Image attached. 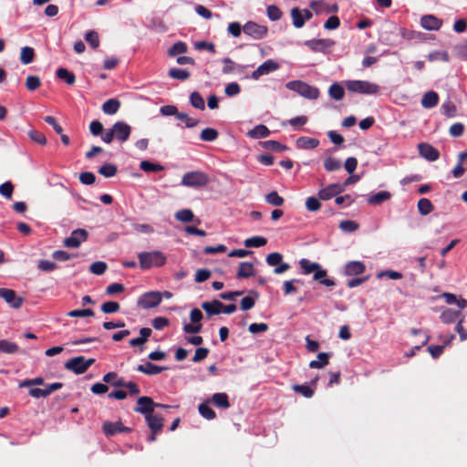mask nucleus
Wrapping results in <instances>:
<instances>
[{
    "label": "nucleus",
    "mask_w": 467,
    "mask_h": 467,
    "mask_svg": "<svg viewBox=\"0 0 467 467\" xmlns=\"http://www.w3.org/2000/svg\"><path fill=\"white\" fill-rule=\"evenodd\" d=\"M140 266L143 270L160 267L166 264V256L161 251L141 252L138 254Z\"/></svg>",
    "instance_id": "obj_1"
},
{
    "label": "nucleus",
    "mask_w": 467,
    "mask_h": 467,
    "mask_svg": "<svg viewBox=\"0 0 467 467\" xmlns=\"http://www.w3.org/2000/svg\"><path fill=\"white\" fill-rule=\"evenodd\" d=\"M285 88L307 99H317L320 94L317 88L301 80L289 81L285 84Z\"/></svg>",
    "instance_id": "obj_2"
},
{
    "label": "nucleus",
    "mask_w": 467,
    "mask_h": 467,
    "mask_svg": "<svg viewBox=\"0 0 467 467\" xmlns=\"http://www.w3.org/2000/svg\"><path fill=\"white\" fill-rule=\"evenodd\" d=\"M346 88L350 92L364 95H376L380 89L378 84L367 80H348Z\"/></svg>",
    "instance_id": "obj_3"
},
{
    "label": "nucleus",
    "mask_w": 467,
    "mask_h": 467,
    "mask_svg": "<svg viewBox=\"0 0 467 467\" xmlns=\"http://www.w3.org/2000/svg\"><path fill=\"white\" fill-rule=\"evenodd\" d=\"M210 182L208 174L203 171H194L184 173L182 178V185L191 188L206 186Z\"/></svg>",
    "instance_id": "obj_4"
},
{
    "label": "nucleus",
    "mask_w": 467,
    "mask_h": 467,
    "mask_svg": "<svg viewBox=\"0 0 467 467\" xmlns=\"http://www.w3.org/2000/svg\"><path fill=\"white\" fill-rule=\"evenodd\" d=\"M94 362H95L94 358L87 359L83 356H78V357H75V358L68 359L65 363V368L67 370L74 372L75 374H83L88 369V368L91 365L94 364Z\"/></svg>",
    "instance_id": "obj_5"
},
{
    "label": "nucleus",
    "mask_w": 467,
    "mask_h": 467,
    "mask_svg": "<svg viewBox=\"0 0 467 467\" xmlns=\"http://www.w3.org/2000/svg\"><path fill=\"white\" fill-rule=\"evenodd\" d=\"M116 378V372H109L103 376V381L116 388H126L129 389L130 395H138L140 392L139 386L135 382L125 381L123 379H118L117 381H112V379Z\"/></svg>",
    "instance_id": "obj_6"
},
{
    "label": "nucleus",
    "mask_w": 467,
    "mask_h": 467,
    "mask_svg": "<svg viewBox=\"0 0 467 467\" xmlns=\"http://www.w3.org/2000/svg\"><path fill=\"white\" fill-rule=\"evenodd\" d=\"M161 293L158 291H150L141 295L138 299V306L143 309L156 307L161 302Z\"/></svg>",
    "instance_id": "obj_7"
},
{
    "label": "nucleus",
    "mask_w": 467,
    "mask_h": 467,
    "mask_svg": "<svg viewBox=\"0 0 467 467\" xmlns=\"http://www.w3.org/2000/svg\"><path fill=\"white\" fill-rule=\"evenodd\" d=\"M243 31L245 35L258 40L266 36L268 29L265 26L249 21L244 25Z\"/></svg>",
    "instance_id": "obj_8"
},
{
    "label": "nucleus",
    "mask_w": 467,
    "mask_h": 467,
    "mask_svg": "<svg viewBox=\"0 0 467 467\" xmlns=\"http://www.w3.org/2000/svg\"><path fill=\"white\" fill-rule=\"evenodd\" d=\"M88 233L85 229L74 230L70 236L64 239V245L68 248H78L83 242L87 241Z\"/></svg>",
    "instance_id": "obj_9"
},
{
    "label": "nucleus",
    "mask_w": 467,
    "mask_h": 467,
    "mask_svg": "<svg viewBox=\"0 0 467 467\" xmlns=\"http://www.w3.org/2000/svg\"><path fill=\"white\" fill-rule=\"evenodd\" d=\"M344 192L341 183H331L318 191L317 196L322 201H328Z\"/></svg>",
    "instance_id": "obj_10"
},
{
    "label": "nucleus",
    "mask_w": 467,
    "mask_h": 467,
    "mask_svg": "<svg viewBox=\"0 0 467 467\" xmlns=\"http://www.w3.org/2000/svg\"><path fill=\"white\" fill-rule=\"evenodd\" d=\"M154 409L155 402L150 397L142 396L137 400V406L133 409V410L147 417L149 414L154 411Z\"/></svg>",
    "instance_id": "obj_11"
},
{
    "label": "nucleus",
    "mask_w": 467,
    "mask_h": 467,
    "mask_svg": "<svg viewBox=\"0 0 467 467\" xmlns=\"http://www.w3.org/2000/svg\"><path fill=\"white\" fill-rule=\"evenodd\" d=\"M112 130L115 139L120 142L127 141L131 133V127L124 121H117L114 123Z\"/></svg>",
    "instance_id": "obj_12"
},
{
    "label": "nucleus",
    "mask_w": 467,
    "mask_h": 467,
    "mask_svg": "<svg viewBox=\"0 0 467 467\" xmlns=\"http://www.w3.org/2000/svg\"><path fill=\"white\" fill-rule=\"evenodd\" d=\"M279 64L273 59H267L260 65L251 75L253 79H259L262 76L267 75L279 68Z\"/></svg>",
    "instance_id": "obj_13"
},
{
    "label": "nucleus",
    "mask_w": 467,
    "mask_h": 467,
    "mask_svg": "<svg viewBox=\"0 0 467 467\" xmlns=\"http://www.w3.org/2000/svg\"><path fill=\"white\" fill-rule=\"evenodd\" d=\"M0 297L16 309L19 308L23 304V298L17 296L13 289L0 288Z\"/></svg>",
    "instance_id": "obj_14"
},
{
    "label": "nucleus",
    "mask_w": 467,
    "mask_h": 467,
    "mask_svg": "<svg viewBox=\"0 0 467 467\" xmlns=\"http://www.w3.org/2000/svg\"><path fill=\"white\" fill-rule=\"evenodd\" d=\"M334 45L335 42L331 39H312L306 42V46L312 51L321 53H326Z\"/></svg>",
    "instance_id": "obj_15"
},
{
    "label": "nucleus",
    "mask_w": 467,
    "mask_h": 467,
    "mask_svg": "<svg viewBox=\"0 0 467 467\" xmlns=\"http://www.w3.org/2000/svg\"><path fill=\"white\" fill-rule=\"evenodd\" d=\"M102 431L106 436H113L119 432H130V429L125 427L121 421H106L103 423Z\"/></svg>",
    "instance_id": "obj_16"
},
{
    "label": "nucleus",
    "mask_w": 467,
    "mask_h": 467,
    "mask_svg": "<svg viewBox=\"0 0 467 467\" xmlns=\"http://www.w3.org/2000/svg\"><path fill=\"white\" fill-rule=\"evenodd\" d=\"M418 149L420 155L429 161H437L440 157L439 150L428 143H420Z\"/></svg>",
    "instance_id": "obj_17"
},
{
    "label": "nucleus",
    "mask_w": 467,
    "mask_h": 467,
    "mask_svg": "<svg viewBox=\"0 0 467 467\" xmlns=\"http://www.w3.org/2000/svg\"><path fill=\"white\" fill-rule=\"evenodd\" d=\"M420 25L426 30H439L442 21L433 15H425L420 18Z\"/></svg>",
    "instance_id": "obj_18"
},
{
    "label": "nucleus",
    "mask_w": 467,
    "mask_h": 467,
    "mask_svg": "<svg viewBox=\"0 0 467 467\" xmlns=\"http://www.w3.org/2000/svg\"><path fill=\"white\" fill-rule=\"evenodd\" d=\"M366 266L363 262L350 261L346 264L344 275L347 276L358 275L365 272Z\"/></svg>",
    "instance_id": "obj_19"
},
{
    "label": "nucleus",
    "mask_w": 467,
    "mask_h": 467,
    "mask_svg": "<svg viewBox=\"0 0 467 467\" xmlns=\"http://www.w3.org/2000/svg\"><path fill=\"white\" fill-rule=\"evenodd\" d=\"M145 420L151 432H160L162 430L164 422L162 417L155 415L152 412L145 417Z\"/></svg>",
    "instance_id": "obj_20"
},
{
    "label": "nucleus",
    "mask_w": 467,
    "mask_h": 467,
    "mask_svg": "<svg viewBox=\"0 0 467 467\" xmlns=\"http://www.w3.org/2000/svg\"><path fill=\"white\" fill-rule=\"evenodd\" d=\"M201 306L209 316H213L222 313L223 304L221 301L214 299L212 302L202 303Z\"/></svg>",
    "instance_id": "obj_21"
},
{
    "label": "nucleus",
    "mask_w": 467,
    "mask_h": 467,
    "mask_svg": "<svg viewBox=\"0 0 467 467\" xmlns=\"http://www.w3.org/2000/svg\"><path fill=\"white\" fill-rule=\"evenodd\" d=\"M212 402L214 406L221 409H228L231 404L229 402L228 395L224 392L214 393L208 402Z\"/></svg>",
    "instance_id": "obj_22"
},
{
    "label": "nucleus",
    "mask_w": 467,
    "mask_h": 467,
    "mask_svg": "<svg viewBox=\"0 0 467 467\" xmlns=\"http://www.w3.org/2000/svg\"><path fill=\"white\" fill-rule=\"evenodd\" d=\"M165 367L157 366L150 361L140 364L137 367V370L146 375H156L165 370Z\"/></svg>",
    "instance_id": "obj_23"
},
{
    "label": "nucleus",
    "mask_w": 467,
    "mask_h": 467,
    "mask_svg": "<svg viewBox=\"0 0 467 467\" xmlns=\"http://www.w3.org/2000/svg\"><path fill=\"white\" fill-rule=\"evenodd\" d=\"M313 279L327 287H331L336 285L333 279L327 277V270L323 269L321 265L320 268L314 274Z\"/></svg>",
    "instance_id": "obj_24"
},
{
    "label": "nucleus",
    "mask_w": 467,
    "mask_h": 467,
    "mask_svg": "<svg viewBox=\"0 0 467 467\" xmlns=\"http://www.w3.org/2000/svg\"><path fill=\"white\" fill-rule=\"evenodd\" d=\"M254 275V267L252 263L241 262L239 264V269L236 274L237 278H249Z\"/></svg>",
    "instance_id": "obj_25"
},
{
    "label": "nucleus",
    "mask_w": 467,
    "mask_h": 467,
    "mask_svg": "<svg viewBox=\"0 0 467 467\" xmlns=\"http://www.w3.org/2000/svg\"><path fill=\"white\" fill-rule=\"evenodd\" d=\"M448 305L456 304L458 307L462 310L467 307V300L460 297L459 299L454 294L445 292L441 296Z\"/></svg>",
    "instance_id": "obj_26"
},
{
    "label": "nucleus",
    "mask_w": 467,
    "mask_h": 467,
    "mask_svg": "<svg viewBox=\"0 0 467 467\" xmlns=\"http://www.w3.org/2000/svg\"><path fill=\"white\" fill-rule=\"evenodd\" d=\"M439 102V95L435 91L426 92L421 99V105L425 109H431L435 107Z\"/></svg>",
    "instance_id": "obj_27"
},
{
    "label": "nucleus",
    "mask_w": 467,
    "mask_h": 467,
    "mask_svg": "<svg viewBox=\"0 0 467 467\" xmlns=\"http://www.w3.org/2000/svg\"><path fill=\"white\" fill-rule=\"evenodd\" d=\"M391 197V194L389 192L387 191H381L377 193L371 194L368 197V203L372 205H379L382 202L389 200Z\"/></svg>",
    "instance_id": "obj_28"
},
{
    "label": "nucleus",
    "mask_w": 467,
    "mask_h": 467,
    "mask_svg": "<svg viewBox=\"0 0 467 467\" xmlns=\"http://www.w3.org/2000/svg\"><path fill=\"white\" fill-rule=\"evenodd\" d=\"M247 135L252 139H262L268 137L270 135V130L265 125L259 124L249 130Z\"/></svg>",
    "instance_id": "obj_29"
},
{
    "label": "nucleus",
    "mask_w": 467,
    "mask_h": 467,
    "mask_svg": "<svg viewBox=\"0 0 467 467\" xmlns=\"http://www.w3.org/2000/svg\"><path fill=\"white\" fill-rule=\"evenodd\" d=\"M120 108V101L117 99H109L102 105V110L105 114L113 115Z\"/></svg>",
    "instance_id": "obj_30"
},
{
    "label": "nucleus",
    "mask_w": 467,
    "mask_h": 467,
    "mask_svg": "<svg viewBox=\"0 0 467 467\" xmlns=\"http://www.w3.org/2000/svg\"><path fill=\"white\" fill-rule=\"evenodd\" d=\"M319 145V140L315 138L299 137L296 140V146L299 149H315Z\"/></svg>",
    "instance_id": "obj_31"
},
{
    "label": "nucleus",
    "mask_w": 467,
    "mask_h": 467,
    "mask_svg": "<svg viewBox=\"0 0 467 467\" xmlns=\"http://www.w3.org/2000/svg\"><path fill=\"white\" fill-rule=\"evenodd\" d=\"M461 309L460 310H452V309H445L442 311V313L440 316L441 320L445 324H450L455 322L460 315H461Z\"/></svg>",
    "instance_id": "obj_32"
},
{
    "label": "nucleus",
    "mask_w": 467,
    "mask_h": 467,
    "mask_svg": "<svg viewBox=\"0 0 467 467\" xmlns=\"http://www.w3.org/2000/svg\"><path fill=\"white\" fill-rule=\"evenodd\" d=\"M299 265L305 275H309L311 273L315 274L317 270L320 268V265L318 263L310 262L306 258H303L299 261Z\"/></svg>",
    "instance_id": "obj_33"
},
{
    "label": "nucleus",
    "mask_w": 467,
    "mask_h": 467,
    "mask_svg": "<svg viewBox=\"0 0 467 467\" xmlns=\"http://www.w3.org/2000/svg\"><path fill=\"white\" fill-rule=\"evenodd\" d=\"M291 17L293 20V26L296 28H301L304 26L306 23V18H304L301 9H299L298 7H294L291 10Z\"/></svg>",
    "instance_id": "obj_34"
},
{
    "label": "nucleus",
    "mask_w": 467,
    "mask_h": 467,
    "mask_svg": "<svg viewBox=\"0 0 467 467\" xmlns=\"http://www.w3.org/2000/svg\"><path fill=\"white\" fill-rule=\"evenodd\" d=\"M331 354L321 352L317 355L318 360H312L309 363V367L311 368H322L323 367L327 366L329 363V358Z\"/></svg>",
    "instance_id": "obj_35"
},
{
    "label": "nucleus",
    "mask_w": 467,
    "mask_h": 467,
    "mask_svg": "<svg viewBox=\"0 0 467 467\" xmlns=\"http://www.w3.org/2000/svg\"><path fill=\"white\" fill-rule=\"evenodd\" d=\"M452 339H454V335H451V336L449 337L448 340H446V341L444 342V344H443V345H441V346H438V345H432V346H430V347L428 348V351H429V353L431 355V357H432L433 358H438L442 354L443 349H444V347H445V346H448V345L451 343V341Z\"/></svg>",
    "instance_id": "obj_36"
},
{
    "label": "nucleus",
    "mask_w": 467,
    "mask_h": 467,
    "mask_svg": "<svg viewBox=\"0 0 467 467\" xmlns=\"http://www.w3.org/2000/svg\"><path fill=\"white\" fill-rule=\"evenodd\" d=\"M418 210L421 215H428L434 210V206L429 199L421 198L418 202Z\"/></svg>",
    "instance_id": "obj_37"
},
{
    "label": "nucleus",
    "mask_w": 467,
    "mask_h": 467,
    "mask_svg": "<svg viewBox=\"0 0 467 467\" xmlns=\"http://www.w3.org/2000/svg\"><path fill=\"white\" fill-rule=\"evenodd\" d=\"M57 77L64 80L68 85H74L76 82V77L74 73L64 67H60L57 70Z\"/></svg>",
    "instance_id": "obj_38"
},
{
    "label": "nucleus",
    "mask_w": 467,
    "mask_h": 467,
    "mask_svg": "<svg viewBox=\"0 0 467 467\" xmlns=\"http://www.w3.org/2000/svg\"><path fill=\"white\" fill-rule=\"evenodd\" d=\"M35 57V50L34 48L30 47H24L21 49L20 52V61L25 64L28 65L33 62Z\"/></svg>",
    "instance_id": "obj_39"
},
{
    "label": "nucleus",
    "mask_w": 467,
    "mask_h": 467,
    "mask_svg": "<svg viewBox=\"0 0 467 467\" xmlns=\"http://www.w3.org/2000/svg\"><path fill=\"white\" fill-rule=\"evenodd\" d=\"M168 75L173 79L186 80L190 78L191 74L186 69L172 67L169 70Z\"/></svg>",
    "instance_id": "obj_40"
},
{
    "label": "nucleus",
    "mask_w": 467,
    "mask_h": 467,
    "mask_svg": "<svg viewBox=\"0 0 467 467\" xmlns=\"http://www.w3.org/2000/svg\"><path fill=\"white\" fill-rule=\"evenodd\" d=\"M260 145L264 149L268 150H273V151H283L287 149V147L285 145H283L280 142H278L276 140H272L261 141Z\"/></svg>",
    "instance_id": "obj_41"
},
{
    "label": "nucleus",
    "mask_w": 467,
    "mask_h": 467,
    "mask_svg": "<svg viewBox=\"0 0 467 467\" xmlns=\"http://www.w3.org/2000/svg\"><path fill=\"white\" fill-rule=\"evenodd\" d=\"M118 172V167L112 163H105L99 169V173L105 178H111Z\"/></svg>",
    "instance_id": "obj_42"
},
{
    "label": "nucleus",
    "mask_w": 467,
    "mask_h": 467,
    "mask_svg": "<svg viewBox=\"0 0 467 467\" xmlns=\"http://www.w3.org/2000/svg\"><path fill=\"white\" fill-rule=\"evenodd\" d=\"M199 413L206 420H213L216 418V413L210 408L207 402L201 403L198 407Z\"/></svg>",
    "instance_id": "obj_43"
},
{
    "label": "nucleus",
    "mask_w": 467,
    "mask_h": 467,
    "mask_svg": "<svg viewBox=\"0 0 467 467\" xmlns=\"http://www.w3.org/2000/svg\"><path fill=\"white\" fill-rule=\"evenodd\" d=\"M140 168L145 172H159L164 170V167L159 163H152L149 161H142Z\"/></svg>",
    "instance_id": "obj_44"
},
{
    "label": "nucleus",
    "mask_w": 467,
    "mask_h": 467,
    "mask_svg": "<svg viewBox=\"0 0 467 467\" xmlns=\"http://www.w3.org/2000/svg\"><path fill=\"white\" fill-rule=\"evenodd\" d=\"M328 94L332 99L340 100L344 98L345 90L341 85L334 83L329 87Z\"/></svg>",
    "instance_id": "obj_45"
},
{
    "label": "nucleus",
    "mask_w": 467,
    "mask_h": 467,
    "mask_svg": "<svg viewBox=\"0 0 467 467\" xmlns=\"http://www.w3.org/2000/svg\"><path fill=\"white\" fill-rule=\"evenodd\" d=\"M187 52V45L184 42L178 41L174 43L168 50L170 57H175L177 55L184 54Z\"/></svg>",
    "instance_id": "obj_46"
},
{
    "label": "nucleus",
    "mask_w": 467,
    "mask_h": 467,
    "mask_svg": "<svg viewBox=\"0 0 467 467\" xmlns=\"http://www.w3.org/2000/svg\"><path fill=\"white\" fill-rule=\"evenodd\" d=\"M265 202L274 206H282L285 200L277 193V192L273 191L265 195Z\"/></svg>",
    "instance_id": "obj_47"
},
{
    "label": "nucleus",
    "mask_w": 467,
    "mask_h": 467,
    "mask_svg": "<svg viewBox=\"0 0 467 467\" xmlns=\"http://www.w3.org/2000/svg\"><path fill=\"white\" fill-rule=\"evenodd\" d=\"M190 101L192 107L195 109L203 110L205 109L204 99L201 94L197 91H193L190 96Z\"/></svg>",
    "instance_id": "obj_48"
},
{
    "label": "nucleus",
    "mask_w": 467,
    "mask_h": 467,
    "mask_svg": "<svg viewBox=\"0 0 467 467\" xmlns=\"http://www.w3.org/2000/svg\"><path fill=\"white\" fill-rule=\"evenodd\" d=\"M219 136L218 131L213 128H206L202 130L200 138L203 141H214Z\"/></svg>",
    "instance_id": "obj_49"
},
{
    "label": "nucleus",
    "mask_w": 467,
    "mask_h": 467,
    "mask_svg": "<svg viewBox=\"0 0 467 467\" xmlns=\"http://www.w3.org/2000/svg\"><path fill=\"white\" fill-rule=\"evenodd\" d=\"M428 59L431 62H434V61L449 62L450 55L447 51H433L428 55Z\"/></svg>",
    "instance_id": "obj_50"
},
{
    "label": "nucleus",
    "mask_w": 467,
    "mask_h": 467,
    "mask_svg": "<svg viewBox=\"0 0 467 467\" xmlns=\"http://www.w3.org/2000/svg\"><path fill=\"white\" fill-rule=\"evenodd\" d=\"M176 220L183 223L192 222L194 218V214L190 209H182L175 213Z\"/></svg>",
    "instance_id": "obj_51"
},
{
    "label": "nucleus",
    "mask_w": 467,
    "mask_h": 467,
    "mask_svg": "<svg viewBox=\"0 0 467 467\" xmlns=\"http://www.w3.org/2000/svg\"><path fill=\"white\" fill-rule=\"evenodd\" d=\"M0 351L6 354H14L18 351L17 344L7 340H0Z\"/></svg>",
    "instance_id": "obj_52"
},
{
    "label": "nucleus",
    "mask_w": 467,
    "mask_h": 467,
    "mask_svg": "<svg viewBox=\"0 0 467 467\" xmlns=\"http://www.w3.org/2000/svg\"><path fill=\"white\" fill-rule=\"evenodd\" d=\"M292 389L305 398H311L315 393V389L307 385H294Z\"/></svg>",
    "instance_id": "obj_53"
},
{
    "label": "nucleus",
    "mask_w": 467,
    "mask_h": 467,
    "mask_svg": "<svg viewBox=\"0 0 467 467\" xmlns=\"http://www.w3.org/2000/svg\"><path fill=\"white\" fill-rule=\"evenodd\" d=\"M267 243L266 238L263 236H253L244 241V245L246 247H261L265 245Z\"/></svg>",
    "instance_id": "obj_54"
},
{
    "label": "nucleus",
    "mask_w": 467,
    "mask_h": 467,
    "mask_svg": "<svg viewBox=\"0 0 467 467\" xmlns=\"http://www.w3.org/2000/svg\"><path fill=\"white\" fill-rule=\"evenodd\" d=\"M28 137L37 144H40V145L47 144V138H46L45 134L41 131H38L36 130H31L28 131Z\"/></svg>",
    "instance_id": "obj_55"
},
{
    "label": "nucleus",
    "mask_w": 467,
    "mask_h": 467,
    "mask_svg": "<svg viewBox=\"0 0 467 467\" xmlns=\"http://www.w3.org/2000/svg\"><path fill=\"white\" fill-rule=\"evenodd\" d=\"M77 256H78L77 254H69L64 250H57V251L53 252V254H52V257L55 260L60 261V262L68 261Z\"/></svg>",
    "instance_id": "obj_56"
},
{
    "label": "nucleus",
    "mask_w": 467,
    "mask_h": 467,
    "mask_svg": "<svg viewBox=\"0 0 467 467\" xmlns=\"http://www.w3.org/2000/svg\"><path fill=\"white\" fill-rule=\"evenodd\" d=\"M108 268V265L105 262L98 261L90 265L89 271L97 275H103Z\"/></svg>",
    "instance_id": "obj_57"
},
{
    "label": "nucleus",
    "mask_w": 467,
    "mask_h": 467,
    "mask_svg": "<svg viewBox=\"0 0 467 467\" xmlns=\"http://www.w3.org/2000/svg\"><path fill=\"white\" fill-rule=\"evenodd\" d=\"M324 167L327 171H337L341 168L340 161L328 157L324 161Z\"/></svg>",
    "instance_id": "obj_58"
},
{
    "label": "nucleus",
    "mask_w": 467,
    "mask_h": 467,
    "mask_svg": "<svg viewBox=\"0 0 467 467\" xmlns=\"http://www.w3.org/2000/svg\"><path fill=\"white\" fill-rule=\"evenodd\" d=\"M119 308L120 305L115 301H108L101 305V311L105 314L116 313Z\"/></svg>",
    "instance_id": "obj_59"
},
{
    "label": "nucleus",
    "mask_w": 467,
    "mask_h": 467,
    "mask_svg": "<svg viewBox=\"0 0 467 467\" xmlns=\"http://www.w3.org/2000/svg\"><path fill=\"white\" fill-rule=\"evenodd\" d=\"M177 119L183 121L187 128H193L199 123V119L191 118L188 114L183 112H179Z\"/></svg>",
    "instance_id": "obj_60"
},
{
    "label": "nucleus",
    "mask_w": 467,
    "mask_h": 467,
    "mask_svg": "<svg viewBox=\"0 0 467 467\" xmlns=\"http://www.w3.org/2000/svg\"><path fill=\"white\" fill-rule=\"evenodd\" d=\"M41 85V80L36 76H28L26 79V87L30 91L36 90Z\"/></svg>",
    "instance_id": "obj_61"
},
{
    "label": "nucleus",
    "mask_w": 467,
    "mask_h": 467,
    "mask_svg": "<svg viewBox=\"0 0 467 467\" xmlns=\"http://www.w3.org/2000/svg\"><path fill=\"white\" fill-rule=\"evenodd\" d=\"M320 199L314 196L308 197L306 200V207L309 212H317L321 208Z\"/></svg>",
    "instance_id": "obj_62"
},
{
    "label": "nucleus",
    "mask_w": 467,
    "mask_h": 467,
    "mask_svg": "<svg viewBox=\"0 0 467 467\" xmlns=\"http://www.w3.org/2000/svg\"><path fill=\"white\" fill-rule=\"evenodd\" d=\"M441 110L442 113L448 118H453L457 113L456 106L451 101L443 103L441 105Z\"/></svg>",
    "instance_id": "obj_63"
},
{
    "label": "nucleus",
    "mask_w": 467,
    "mask_h": 467,
    "mask_svg": "<svg viewBox=\"0 0 467 467\" xmlns=\"http://www.w3.org/2000/svg\"><path fill=\"white\" fill-rule=\"evenodd\" d=\"M85 40L93 47L97 48L99 46V36L95 31H88L85 35Z\"/></svg>",
    "instance_id": "obj_64"
}]
</instances>
